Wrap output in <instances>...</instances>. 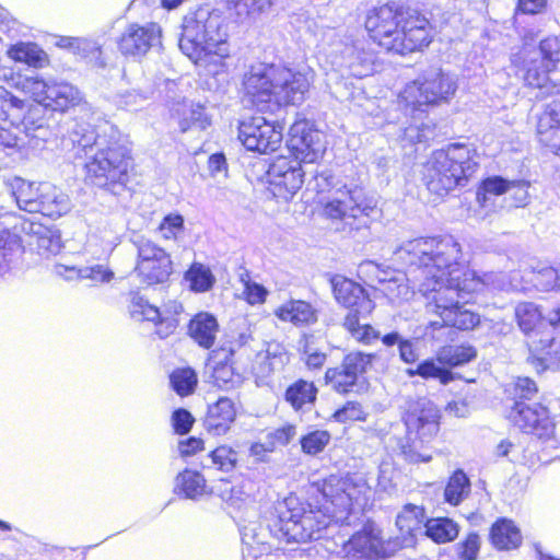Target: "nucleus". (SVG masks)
<instances>
[{"mask_svg":"<svg viewBox=\"0 0 560 560\" xmlns=\"http://www.w3.org/2000/svg\"><path fill=\"white\" fill-rule=\"evenodd\" d=\"M375 353L352 351L345 355L340 365L327 369L325 382L339 394L359 392L363 387L368 369L375 360Z\"/></svg>","mask_w":560,"mask_h":560,"instance_id":"nucleus-11","label":"nucleus"},{"mask_svg":"<svg viewBox=\"0 0 560 560\" xmlns=\"http://www.w3.org/2000/svg\"><path fill=\"white\" fill-rule=\"evenodd\" d=\"M332 290L337 302L347 307L348 313L371 314L374 310V302L365 290L350 279L335 277L332 279Z\"/></svg>","mask_w":560,"mask_h":560,"instance_id":"nucleus-23","label":"nucleus"},{"mask_svg":"<svg viewBox=\"0 0 560 560\" xmlns=\"http://www.w3.org/2000/svg\"><path fill=\"white\" fill-rule=\"evenodd\" d=\"M536 383L529 377H517L513 384V399L516 401H529L537 395Z\"/></svg>","mask_w":560,"mask_h":560,"instance_id":"nucleus-59","label":"nucleus"},{"mask_svg":"<svg viewBox=\"0 0 560 560\" xmlns=\"http://www.w3.org/2000/svg\"><path fill=\"white\" fill-rule=\"evenodd\" d=\"M16 88L36 103L54 112H66L81 102L79 90L67 82L45 81L38 77H25Z\"/></svg>","mask_w":560,"mask_h":560,"instance_id":"nucleus-9","label":"nucleus"},{"mask_svg":"<svg viewBox=\"0 0 560 560\" xmlns=\"http://www.w3.org/2000/svg\"><path fill=\"white\" fill-rule=\"evenodd\" d=\"M38 108L30 109L27 115L23 114L22 125L24 126L23 136L12 132L10 129L0 128V148L3 149H22L26 145V138H30L28 144L32 140H45L47 129L44 127L43 121L35 125L33 116L38 112Z\"/></svg>","mask_w":560,"mask_h":560,"instance_id":"nucleus-26","label":"nucleus"},{"mask_svg":"<svg viewBox=\"0 0 560 560\" xmlns=\"http://www.w3.org/2000/svg\"><path fill=\"white\" fill-rule=\"evenodd\" d=\"M536 129L539 142L560 155V101L555 100L544 105Z\"/></svg>","mask_w":560,"mask_h":560,"instance_id":"nucleus-25","label":"nucleus"},{"mask_svg":"<svg viewBox=\"0 0 560 560\" xmlns=\"http://www.w3.org/2000/svg\"><path fill=\"white\" fill-rule=\"evenodd\" d=\"M273 314L284 323L294 326L312 325L317 322V312L313 305L302 300H290L278 306Z\"/></svg>","mask_w":560,"mask_h":560,"instance_id":"nucleus-32","label":"nucleus"},{"mask_svg":"<svg viewBox=\"0 0 560 560\" xmlns=\"http://www.w3.org/2000/svg\"><path fill=\"white\" fill-rule=\"evenodd\" d=\"M320 492L325 499V513L320 510L293 506V500L279 504L278 515L273 520V527L270 528L277 539L285 542L318 539L320 530L328 527L331 521L345 523L355 506L362 510L371 488L362 475H332L324 480Z\"/></svg>","mask_w":560,"mask_h":560,"instance_id":"nucleus-2","label":"nucleus"},{"mask_svg":"<svg viewBox=\"0 0 560 560\" xmlns=\"http://www.w3.org/2000/svg\"><path fill=\"white\" fill-rule=\"evenodd\" d=\"M331 60L332 66L340 71H347L349 75L363 78L372 73L374 55L365 48L363 40H355L345 44L342 49H335Z\"/></svg>","mask_w":560,"mask_h":560,"instance_id":"nucleus-22","label":"nucleus"},{"mask_svg":"<svg viewBox=\"0 0 560 560\" xmlns=\"http://www.w3.org/2000/svg\"><path fill=\"white\" fill-rule=\"evenodd\" d=\"M559 62L560 39L556 36L542 39L538 49L524 51L522 71L525 84L541 90L546 95H560V83H552L548 78Z\"/></svg>","mask_w":560,"mask_h":560,"instance_id":"nucleus-8","label":"nucleus"},{"mask_svg":"<svg viewBox=\"0 0 560 560\" xmlns=\"http://www.w3.org/2000/svg\"><path fill=\"white\" fill-rule=\"evenodd\" d=\"M362 199V192L359 189H349L343 186L337 189L324 203V214L330 220L337 221L342 226L349 220L352 213H357Z\"/></svg>","mask_w":560,"mask_h":560,"instance_id":"nucleus-24","label":"nucleus"},{"mask_svg":"<svg viewBox=\"0 0 560 560\" xmlns=\"http://www.w3.org/2000/svg\"><path fill=\"white\" fill-rule=\"evenodd\" d=\"M209 457L212 466L223 471L235 468L238 459L237 452L228 445L218 446L209 454Z\"/></svg>","mask_w":560,"mask_h":560,"instance_id":"nucleus-57","label":"nucleus"},{"mask_svg":"<svg viewBox=\"0 0 560 560\" xmlns=\"http://www.w3.org/2000/svg\"><path fill=\"white\" fill-rule=\"evenodd\" d=\"M509 188L510 180L500 176L489 177L482 182L481 191H478L477 198L480 200L481 197L486 199L487 195L500 196L508 192Z\"/></svg>","mask_w":560,"mask_h":560,"instance_id":"nucleus-62","label":"nucleus"},{"mask_svg":"<svg viewBox=\"0 0 560 560\" xmlns=\"http://www.w3.org/2000/svg\"><path fill=\"white\" fill-rule=\"evenodd\" d=\"M236 418L234 402L228 397L219 398L214 404L209 405L205 418V428L212 435L225 434Z\"/></svg>","mask_w":560,"mask_h":560,"instance_id":"nucleus-27","label":"nucleus"},{"mask_svg":"<svg viewBox=\"0 0 560 560\" xmlns=\"http://www.w3.org/2000/svg\"><path fill=\"white\" fill-rule=\"evenodd\" d=\"M211 378L213 385L223 390L237 388L243 383L242 374L236 373L232 365L228 363H220L214 366Z\"/></svg>","mask_w":560,"mask_h":560,"instance_id":"nucleus-54","label":"nucleus"},{"mask_svg":"<svg viewBox=\"0 0 560 560\" xmlns=\"http://www.w3.org/2000/svg\"><path fill=\"white\" fill-rule=\"evenodd\" d=\"M219 325L217 319L208 313H199L190 319L188 331L190 337L200 346L209 349L213 346Z\"/></svg>","mask_w":560,"mask_h":560,"instance_id":"nucleus-38","label":"nucleus"},{"mask_svg":"<svg viewBox=\"0 0 560 560\" xmlns=\"http://www.w3.org/2000/svg\"><path fill=\"white\" fill-rule=\"evenodd\" d=\"M334 418L338 422L359 421L365 419V413L359 402L348 401L342 408L335 411Z\"/></svg>","mask_w":560,"mask_h":560,"instance_id":"nucleus-63","label":"nucleus"},{"mask_svg":"<svg viewBox=\"0 0 560 560\" xmlns=\"http://www.w3.org/2000/svg\"><path fill=\"white\" fill-rule=\"evenodd\" d=\"M179 49L198 69L199 74L225 80L230 58L228 33L222 16L199 7L183 18Z\"/></svg>","mask_w":560,"mask_h":560,"instance_id":"nucleus-3","label":"nucleus"},{"mask_svg":"<svg viewBox=\"0 0 560 560\" xmlns=\"http://www.w3.org/2000/svg\"><path fill=\"white\" fill-rule=\"evenodd\" d=\"M360 208L362 209L352 213L342 226H336V229L351 237L364 241L370 236L371 218L377 213V210L375 205L365 200L360 205Z\"/></svg>","mask_w":560,"mask_h":560,"instance_id":"nucleus-36","label":"nucleus"},{"mask_svg":"<svg viewBox=\"0 0 560 560\" xmlns=\"http://www.w3.org/2000/svg\"><path fill=\"white\" fill-rule=\"evenodd\" d=\"M424 527V535L438 544L452 541L458 535L457 524L446 517L428 520Z\"/></svg>","mask_w":560,"mask_h":560,"instance_id":"nucleus-47","label":"nucleus"},{"mask_svg":"<svg viewBox=\"0 0 560 560\" xmlns=\"http://www.w3.org/2000/svg\"><path fill=\"white\" fill-rule=\"evenodd\" d=\"M312 337L305 336L301 341V351L305 355V364L308 369H320L326 362V353L313 347Z\"/></svg>","mask_w":560,"mask_h":560,"instance_id":"nucleus-61","label":"nucleus"},{"mask_svg":"<svg viewBox=\"0 0 560 560\" xmlns=\"http://www.w3.org/2000/svg\"><path fill=\"white\" fill-rule=\"evenodd\" d=\"M219 497L230 506L240 509L249 498L243 483H233L229 480H220L215 487Z\"/></svg>","mask_w":560,"mask_h":560,"instance_id":"nucleus-53","label":"nucleus"},{"mask_svg":"<svg viewBox=\"0 0 560 560\" xmlns=\"http://www.w3.org/2000/svg\"><path fill=\"white\" fill-rule=\"evenodd\" d=\"M479 168L478 154L467 144L452 143L434 151L423 166L428 190L442 198L456 188L466 187Z\"/></svg>","mask_w":560,"mask_h":560,"instance_id":"nucleus-5","label":"nucleus"},{"mask_svg":"<svg viewBox=\"0 0 560 560\" xmlns=\"http://www.w3.org/2000/svg\"><path fill=\"white\" fill-rule=\"evenodd\" d=\"M399 548L397 539H385L381 528L369 522L343 542L340 552L347 560H380L389 558Z\"/></svg>","mask_w":560,"mask_h":560,"instance_id":"nucleus-10","label":"nucleus"},{"mask_svg":"<svg viewBox=\"0 0 560 560\" xmlns=\"http://www.w3.org/2000/svg\"><path fill=\"white\" fill-rule=\"evenodd\" d=\"M8 186L14 196L19 208L30 213H36L38 209V199L43 183L36 185L21 177H13L8 180Z\"/></svg>","mask_w":560,"mask_h":560,"instance_id":"nucleus-35","label":"nucleus"},{"mask_svg":"<svg viewBox=\"0 0 560 560\" xmlns=\"http://www.w3.org/2000/svg\"><path fill=\"white\" fill-rule=\"evenodd\" d=\"M455 80L440 69H431L408 83L399 94L398 105H404L412 116L427 114L428 109L446 103L455 94Z\"/></svg>","mask_w":560,"mask_h":560,"instance_id":"nucleus-7","label":"nucleus"},{"mask_svg":"<svg viewBox=\"0 0 560 560\" xmlns=\"http://www.w3.org/2000/svg\"><path fill=\"white\" fill-rule=\"evenodd\" d=\"M515 318L522 331L529 335V347L532 346L533 339H546V337H538V332L535 330L542 319L541 312L535 303H518L515 307Z\"/></svg>","mask_w":560,"mask_h":560,"instance_id":"nucleus-42","label":"nucleus"},{"mask_svg":"<svg viewBox=\"0 0 560 560\" xmlns=\"http://www.w3.org/2000/svg\"><path fill=\"white\" fill-rule=\"evenodd\" d=\"M171 307L172 312H161L158 307L151 305L143 296L138 293H132L129 304V313L136 320H149L155 323V332L160 338H166L176 330L178 326L176 315L183 311L182 305L176 302L172 303Z\"/></svg>","mask_w":560,"mask_h":560,"instance_id":"nucleus-21","label":"nucleus"},{"mask_svg":"<svg viewBox=\"0 0 560 560\" xmlns=\"http://www.w3.org/2000/svg\"><path fill=\"white\" fill-rule=\"evenodd\" d=\"M288 148L295 159L314 163L325 151L323 135L307 120H298L290 127Z\"/></svg>","mask_w":560,"mask_h":560,"instance_id":"nucleus-20","label":"nucleus"},{"mask_svg":"<svg viewBox=\"0 0 560 560\" xmlns=\"http://www.w3.org/2000/svg\"><path fill=\"white\" fill-rule=\"evenodd\" d=\"M7 54L12 60L34 68L43 67L47 57L38 45L34 43H18L12 45Z\"/></svg>","mask_w":560,"mask_h":560,"instance_id":"nucleus-46","label":"nucleus"},{"mask_svg":"<svg viewBox=\"0 0 560 560\" xmlns=\"http://www.w3.org/2000/svg\"><path fill=\"white\" fill-rule=\"evenodd\" d=\"M508 418L523 432L533 434L538 439H548L553 433V423L549 411L540 404L516 401L511 407Z\"/></svg>","mask_w":560,"mask_h":560,"instance_id":"nucleus-18","label":"nucleus"},{"mask_svg":"<svg viewBox=\"0 0 560 560\" xmlns=\"http://www.w3.org/2000/svg\"><path fill=\"white\" fill-rule=\"evenodd\" d=\"M526 284H523L518 281V273H514L512 276L510 288L515 291H527L529 290L528 283H532L537 290L540 291H549V290H558L560 291V272L549 266H542L537 269H532L525 272Z\"/></svg>","mask_w":560,"mask_h":560,"instance_id":"nucleus-30","label":"nucleus"},{"mask_svg":"<svg viewBox=\"0 0 560 560\" xmlns=\"http://www.w3.org/2000/svg\"><path fill=\"white\" fill-rule=\"evenodd\" d=\"M330 441V434L325 430L310 432L301 439V446L304 453L316 455L324 451Z\"/></svg>","mask_w":560,"mask_h":560,"instance_id":"nucleus-58","label":"nucleus"},{"mask_svg":"<svg viewBox=\"0 0 560 560\" xmlns=\"http://www.w3.org/2000/svg\"><path fill=\"white\" fill-rule=\"evenodd\" d=\"M405 10L385 4L369 12L365 28L371 38L388 51H393Z\"/></svg>","mask_w":560,"mask_h":560,"instance_id":"nucleus-17","label":"nucleus"},{"mask_svg":"<svg viewBox=\"0 0 560 560\" xmlns=\"http://www.w3.org/2000/svg\"><path fill=\"white\" fill-rule=\"evenodd\" d=\"M480 549V538L477 534H469L466 539L457 545V555L460 560H475Z\"/></svg>","mask_w":560,"mask_h":560,"instance_id":"nucleus-64","label":"nucleus"},{"mask_svg":"<svg viewBox=\"0 0 560 560\" xmlns=\"http://www.w3.org/2000/svg\"><path fill=\"white\" fill-rule=\"evenodd\" d=\"M40 192L36 213L56 219L71 210V200L60 188L49 183H43Z\"/></svg>","mask_w":560,"mask_h":560,"instance_id":"nucleus-31","label":"nucleus"},{"mask_svg":"<svg viewBox=\"0 0 560 560\" xmlns=\"http://www.w3.org/2000/svg\"><path fill=\"white\" fill-rule=\"evenodd\" d=\"M530 351L533 352L530 363L538 372L560 369V349L555 337L546 336V339H533Z\"/></svg>","mask_w":560,"mask_h":560,"instance_id":"nucleus-33","label":"nucleus"},{"mask_svg":"<svg viewBox=\"0 0 560 560\" xmlns=\"http://www.w3.org/2000/svg\"><path fill=\"white\" fill-rule=\"evenodd\" d=\"M59 273L70 271L69 278H80V280H90L93 285L108 283L114 279V272L103 264H95L82 268L60 265L57 267Z\"/></svg>","mask_w":560,"mask_h":560,"instance_id":"nucleus-43","label":"nucleus"},{"mask_svg":"<svg viewBox=\"0 0 560 560\" xmlns=\"http://www.w3.org/2000/svg\"><path fill=\"white\" fill-rule=\"evenodd\" d=\"M162 30L156 23L129 24L117 40L119 51L127 57L140 58L161 45Z\"/></svg>","mask_w":560,"mask_h":560,"instance_id":"nucleus-19","label":"nucleus"},{"mask_svg":"<svg viewBox=\"0 0 560 560\" xmlns=\"http://www.w3.org/2000/svg\"><path fill=\"white\" fill-rule=\"evenodd\" d=\"M470 493V481L466 474L458 469L448 479L444 490L445 501L452 505H458Z\"/></svg>","mask_w":560,"mask_h":560,"instance_id":"nucleus-48","label":"nucleus"},{"mask_svg":"<svg viewBox=\"0 0 560 560\" xmlns=\"http://www.w3.org/2000/svg\"><path fill=\"white\" fill-rule=\"evenodd\" d=\"M460 244L451 235L419 237L405 242L393 253V260L407 268L408 281L425 298L428 313L436 314L430 327L472 329L479 324V315L465 307L471 294L485 287L505 289L498 282V275L483 278L462 262Z\"/></svg>","mask_w":560,"mask_h":560,"instance_id":"nucleus-1","label":"nucleus"},{"mask_svg":"<svg viewBox=\"0 0 560 560\" xmlns=\"http://www.w3.org/2000/svg\"><path fill=\"white\" fill-rule=\"evenodd\" d=\"M368 314L348 313L342 322V327L349 336L363 346H371L381 338V334L370 324H362L361 317Z\"/></svg>","mask_w":560,"mask_h":560,"instance_id":"nucleus-40","label":"nucleus"},{"mask_svg":"<svg viewBox=\"0 0 560 560\" xmlns=\"http://www.w3.org/2000/svg\"><path fill=\"white\" fill-rule=\"evenodd\" d=\"M477 355L472 346L460 345L443 348L439 353V361L451 366H458L470 362Z\"/></svg>","mask_w":560,"mask_h":560,"instance_id":"nucleus-52","label":"nucleus"},{"mask_svg":"<svg viewBox=\"0 0 560 560\" xmlns=\"http://www.w3.org/2000/svg\"><path fill=\"white\" fill-rule=\"evenodd\" d=\"M258 359L268 360V364L257 365L261 377L268 376L275 370L282 368L288 360L284 348L279 343H268L265 351L258 352Z\"/></svg>","mask_w":560,"mask_h":560,"instance_id":"nucleus-50","label":"nucleus"},{"mask_svg":"<svg viewBox=\"0 0 560 560\" xmlns=\"http://www.w3.org/2000/svg\"><path fill=\"white\" fill-rule=\"evenodd\" d=\"M185 278L190 282L191 290L196 292H207L215 282L210 268L200 262H194L187 270Z\"/></svg>","mask_w":560,"mask_h":560,"instance_id":"nucleus-51","label":"nucleus"},{"mask_svg":"<svg viewBox=\"0 0 560 560\" xmlns=\"http://www.w3.org/2000/svg\"><path fill=\"white\" fill-rule=\"evenodd\" d=\"M317 396V388L313 382L299 380L291 384L285 390V400L295 409L311 407Z\"/></svg>","mask_w":560,"mask_h":560,"instance_id":"nucleus-44","label":"nucleus"},{"mask_svg":"<svg viewBox=\"0 0 560 560\" xmlns=\"http://www.w3.org/2000/svg\"><path fill=\"white\" fill-rule=\"evenodd\" d=\"M399 31L394 50L397 54H407L427 47L433 38L432 26L429 20L419 11L406 9L400 16Z\"/></svg>","mask_w":560,"mask_h":560,"instance_id":"nucleus-14","label":"nucleus"},{"mask_svg":"<svg viewBox=\"0 0 560 560\" xmlns=\"http://www.w3.org/2000/svg\"><path fill=\"white\" fill-rule=\"evenodd\" d=\"M70 140L75 149V156L89 160L96 150H100V147L104 148L110 142L113 137L107 139L105 135H98L92 125L80 122L72 128Z\"/></svg>","mask_w":560,"mask_h":560,"instance_id":"nucleus-28","label":"nucleus"},{"mask_svg":"<svg viewBox=\"0 0 560 560\" xmlns=\"http://www.w3.org/2000/svg\"><path fill=\"white\" fill-rule=\"evenodd\" d=\"M401 110H404L406 116H410L411 122L408 127H406L402 131V140H406L410 143H421L428 142L435 137V125L431 121H424V115L416 113L415 116L410 114V112L406 110L404 105H399Z\"/></svg>","mask_w":560,"mask_h":560,"instance_id":"nucleus-41","label":"nucleus"},{"mask_svg":"<svg viewBox=\"0 0 560 560\" xmlns=\"http://www.w3.org/2000/svg\"><path fill=\"white\" fill-rule=\"evenodd\" d=\"M206 479L195 470L186 469L175 479V491L184 493L187 499H198L206 493Z\"/></svg>","mask_w":560,"mask_h":560,"instance_id":"nucleus-45","label":"nucleus"},{"mask_svg":"<svg viewBox=\"0 0 560 560\" xmlns=\"http://www.w3.org/2000/svg\"><path fill=\"white\" fill-rule=\"evenodd\" d=\"M138 252L136 272L148 285L164 283L173 272L172 259L166 250L150 238L138 236L133 240Z\"/></svg>","mask_w":560,"mask_h":560,"instance_id":"nucleus-12","label":"nucleus"},{"mask_svg":"<svg viewBox=\"0 0 560 560\" xmlns=\"http://www.w3.org/2000/svg\"><path fill=\"white\" fill-rule=\"evenodd\" d=\"M271 527H273V522L267 526L257 522H250L248 525L242 527V541L247 547L248 553L253 551V557L256 558L258 553L269 550V536L277 538L275 533L271 532Z\"/></svg>","mask_w":560,"mask_h":560,"instance_id":"nucleus-37","label":"nucleus"},{"mask_svg":"<svg viewBox=\"0 0 560 560\" xmlns=\"http://www.w3.org/2000/svg\"><path fill=\"white\" fill-rule=\"evenodd\" d=\"M314 70L306 66L287 67L257 63L244 74L243 86L252 103L265 110L277 106L301 104L314 81Z\"/></svg>","mask_w":560,"mask_h":560,"instance_id":"nucleus-4","label":"nucleus"},{"mask_svg":"<svg viewBox=\"0 0 560 560\" xmlns=\"http://www.w3.org/2000/svg\"><path fill=\"white\" fill-rule=\"evenodd\" d=\"M231 9L235 12L241 21L246 19H257L267 13L273 0H229Z\"/></svg>","mask_w":560,"mask_h":560,"instance_id":"nucleus-49","label":"nucleus"},{"mask_svg":"<svg viewBox=\"0 0 560 560\" xmlns=\"http://www.w3.org/2000/svg\"><path fill=\"white\" fill-rule=\"evenodd\" d=\"M282 138V126L261 116L252 117L238 126V139L248 151L264 154L273 152L279 148Z\"/></svg>","mask_w":560,"mask_h":560,"instance_id":"nucleus-13","label":"nucleus"},{"mask_svg":"<svg viewBox=\"0 0 560 560\" xmlns=\"http://www.w3.org/2000/svg\"><path fill=\"white\" fill-rule=\"evenodd\" d=\"M302 162L295 158L280 156L268 170L272 194L283 200H290L302 187L304 171Z\"/></svg>","mask_w":560,"mask_h":560,"instance_id":"nucleus-16","label":"nucleus"},{"mask_svg":"<svg viewBox=\"0 0 560 560\" xmlns=\"http://www.w3.org/2000/svg\"><path fill=\"white\" fill-rule=\"evenodd\" d=\"M416 372L423 378H439L441 383L447 384L451 381V373L441 368L433 360H424L416 368Z\"/></svg>","mask_w":560,"mask_h":560,"instance_id":"nucleus-60","label":"nucleus"},{"mask_svg":"<svg viewBox=\"0 0 560 560\" xmlns=\"http://www.w3.org/2000/svg\"><path fill=\"white\" fill-rule=\"evenodd\" d=\"M170 380L173 389L180 396L191 394L197 385V375L190 368L175 370Z\"/></svg>","mask_w":560,"mask_h":560,"instance_id":"nucleus-56","label":"nucleus"},{"mask_svg":"<svg viewBox=\"0 0 560 560\" xmlns=\"http://www.w3.org/2000/svg\"><path fill=\"white\" fill-rule=\"evenodd\" d=\"M84 168L88 184L106 189L115 195L119 194V190L129 180L130 150L113 139L91 155V159L85 162Z\"/></svg>","mask_w":560,"mask_h":560,"instance_id":"nucleus-6","label":"nucleus"},{"mask_svg":"<svg viewBox=\"0 0 560 560\" xmlns=\"http://www.w3.org/2000/svg\"><path fill=\"white\" fill-rule=\"evenodd\" d=\"M13 78V71L0 66V82H7ZM26 109V103L12 95L0 84V119L10 120L12 124L20 121Z\"/></svg>","mask_w":560,"mask_h":560,"instance_id":"nucleus-34","label":"nucleus"},{"mask_svg":"<svg viewBox=\"0 0 560 560\" xmlns=\"http://www.w3.org/2000/svg\"><path fill=\"white\" fill-rule=\"evenodd\" d=\"M425 515L423 508L416 504H406L401 512L397 515L396 525L404 536L402 546L411 545L418 535H424Z\"/></svg>","mask_w":560,"mask_h":560,"instance_id":"nucleus-29","label":"nucleus"},{"mask_svg":"<svg viewBox=\"0 0 560 560\" xmlns=\"http://www.w3.org/2000/svg\"><path fill=\"white\" fill-rule=\"evenodd\" d=\"M404 422L409 434L415 433L422 443L430 442L439 432V410L425 397H409Z\"/></svg>","mask_w":560,"mask_h":560,"instance_id":"nucleus-15","label":"nucleus"},{"mask_svg":"<svg viewBox=\"0 0 560 560\" xmlns=\"http://www.w3.org/2000/svg\"><path fill=\"white\" fill-rule=\"evenodd\" d=\"M490 539L499 550L516 549L522 544L520 529L512 521L506 518H501L492 525Z\"/></svg>","mask_w":560,"mask_h":560,"instance_id":"nucleus-39","label":"nucleus"},{"mask_svg":"<svg viewBox=\"0 0 560 560\" xmlns=\"http://www.w3.org/2000/svg\"><path fill=\"white\" fill-rule=\"evenodd\" d=\"M164 241L177 242L183 238L185 232V220L179 213H168L163 218L158 228Z\"/></svg>","mask_w":560,"mask_h":560,"instance_id":"nucleus-55","label":"nucleus"}]
</instances>
